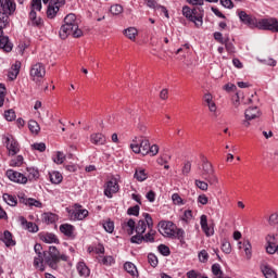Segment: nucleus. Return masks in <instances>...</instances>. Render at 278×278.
Wrapping results in <instances>:
<instances>
[{
  "label": "nucleus",
  "instance_id": "18",
  "mask_svg": "<svg viewBox=\"0 0 278 278\" xmlns=\"http://www.w3.org/2000/svg\"><path fill=\"white\" fill-rule=\"evenodd\" d=\"M200 225L202 228V231L210 238L211 236L214 235V227L207 225V216L202 215L200 218Z\"/></svg>",
  "mask_w": 278,
  "mask_h": 278
},
{
  "label": "nucleus",
  "instance_id": "34",
  "mask_svg": "<svg viewBox=\"0 0 278 278\" xmlns=\"http://www.w3.org/2000/svg\"><path fill=\"white\" fill-rule=\"evenodd\" d=\"M58 220V215L53 213H43L42 214V222L46 223L47 225H53Z\"/></svg>",
  "mask_w": 278,
  "mask_h": 278
},
{
  "label": "nucleus",
  "instance_id": "33",
  "mask_svg": "<svg viewBox=\"0 0 278 278\" xmlns=\"http://www.w3.org/2000/svg\"><path fill=\"white\" fill-rule=\"evenodd\" d=\"M58 12H60V9L55 4H52V2H49L47 9L48 18H53L54 16H58Z\"/></svg>",
  "mask_w": 278,
  "mask_h": 278
},
{
  "label": "nucleus",
  "instance_id": "13",
  "mask_svg": "<svg viewBox=\"0 0 278 278\" xmlns=\"http://www.w3.org/2000/svg\"><path fill=\"white\" fill-rule=\"evenodd\" d=\"M238 16L241 23H243V25H248V27H251V28L257 27V18H255L252 15H249L247 12L239 11Z\"/></svg>",
  "mask_w": 278,
  "mask_h": 278
},
{
  "label": "nucleus",
  "instance_id": "61",
  "mask_svg": "<svg viewBox=\"0 0 278 278\" xmlns=\"http://www.w3.org/2000/svg\"><path fill=\"white\" fill-rule=\"evenodd\" d=\"M5 101V85L0 84V108H2Z\"/></svg>",
  "mask_w": 278,
  "mask_h": 278
},
{
  "label": "nucleus",
  "instance_id": "16",
  "mask_svg": "<svg viewBox=\"0 0 278 278\" xmlns=\"http://www.w3.org/2000/svg\"><path fill=\"white\" fill-rule=\"evenodd\" d=\"M260 268L265 278H277V271H275L268 263L263 261Z\"/></svg>",
  "mask_w": 278,
  "mask_h": 278
},
{
  "label": "nucleus",
  "instance_id": "15",
  "mask_svg": "<svg viewBox=\"0 0 278 278\" xmlns=\"http://www.w3.org/2000/svg\"><path fill=\"white\" fill-rule=\"evenodd\" d=\"M118 181L116 179L110 180L106 182V187L104 189V195L108 197V199H112L113 194H116L118 192Z\"/></svg>",
  "mask_w": 278,
  "mask_h": 278
},
{
  "label": "nucleus",
  "instance_id": "51",
  "mask_svg": "<svg viewBox=\"0 0 278 278\" xmlns=\"http://www.w3.org/2000/svg\"><path fill=\"white\" fill-rule=\"evenodd\" d=\"M157 249L161 255H164L165 257L170 255V248H168V245L160 244Z\"/></svg>",
  "mask_w": 278,
  "mask_h": 278
},
{
  "label": "nucleus",
  "instance_id": "23",
  "mask_svg": "<svg viewBox=\"0 0 278 278\" xmlns=\"http://www.w3.org/2000/svg\"><path fill=\"white\" fill-rule=\"evenodd\" d=\"M204 102L206 103L210 112H212L213 114H216V110H218V108L216 106V102H214V98L212 97V93L204 94Z\"/></svg>",
  "mask_w": 278,
  "mask_h": 278
},
{
  "label": "nucleus",
  "instance_id": "28",
  "mask_svg": "<svg viewBox=\"0 0 278 278\" xmlns=\"http://www.w3.org/2000/svg\"><path fill=\"white\" fill-rule=\"evenodd\" d=\"M2 199L7 205H10L11 207H16L18 205V200L15 195H12L10 193H3Z\"/></svg>",
  "mask_w": 278,
  "mask_h": 278
},
{
  "label": "nucleus",
  "instance_id": "11",
  "mask_svg": "<svg viewBox=\"0 0 278 278\" xmlns=\"http://www.w3.org/2000/svg\"><path fill=\"white\" fill-rule=\"evenodd\" d=\"M7 177L10 179V181H14L15 184H27L28 178L27 176H24L20 172H16L14 169H8L7 170Z\"/></svg>",
  "mask_w": 278,
  "mask_h": 278
},
{
  "label": "nucleus",
  "instance_id": "6",
  "mask_svg": "<svg viewBox=\"0 0 278 278\" xmlns=\"http://www.w3.org/2000/svg\"><path fill=\"white\" fill-rule=\"evenodd\" d=\"M151 142H149V139L141 138L138 141L132 140V143L130 144L131 151L134 153H141V155H149V146Z\"/></svg>",
  "mask_w": 278,
  "mask_h": 278
},
{
  "label": "nucleus",
  "instance_id": "57",
  "mask_svg": "<svg viewBox=\"0 0 278 278\" xmlns=\"http://www.w3.org/2000/svg\"><path fill=\"white\" fill-rule=\"evenodd\" d=\"M172 201L174 205H184V199H181V195H179V193H174L172 195Z\"/></svg>",
  "mask_w": 278,
  "mask_h": 278
},
{
  "label": "nucleus",
  "instance_id": "42",
  "mask_svg": "<svg viewBox=\"0 0 278 278\" xmlns=\"http://www.w3.org/2000/svg\"><path fill=\"white\" fill-rule=\"evenodd\" d=\"M223 45H225L226 51L229 53H236V46H233V42H231L229 37H226V41Z\"/></svg>",
  "mask_w": 278,
  "mask_h": 278
},
{
  "label": "nucleus",
  "instance_id": "40",
  "mask_svg": "<svg viewBox=\"0 0 278 278\" xmlns=\"http://www.w3.org/2000/svg\"><path fill=\"white\" fill-rule=\"evenodd\" d=\"M28 129L31 134H38L40 131V125H38V122L31 119L28 122Z\"/></svg>",
  "mask_w": 278,
  "mask_h": 278
},
{
  "label": "nucleus",
  "instance_id": "48",
  "mask_svg": "<svg viewBox=\"0 0 278 278\" xmlns=\"http://www.w3.org/2000/svg\"><path fill=\"white\" fill-rule=\"evenodd\" d=\"M4 118H5V121H9V122L15 121L16 113L14 112V110L10 109L4 112Z\"/></svg>",
  "mask_w": 278,
  "mask_h": 278
},
{
  "label": "nucleus",
  "instance_id": "53",
  "mask_svg": "<svg viewBox=\"0 0 278 278\" xmlns=\"http://www.w3.org/2000/svg\"><path fill=\"white\" fill-rule=\"evenodd\" d=\"M222 251L226 253V255H229V253H231V243L227 240H224L222 243Z\"/></svg>",
  "mask_w": 278,
  "mask_h": 278
},
{
  "label": "nucleus",
  "instance_id": "25",
  "mask_svg": "<svg viewBox=\"0 0 278 278\" xmlns=\"http://www.w3.org/2000/svg\"><path fill=\"white\" fill-rule=\"evenodd\" d=\"M1 240L8 248L16 247V241H14V239H12V232H10V230H5L3 232Z\"/></svg>",
  "mask_w": 278,
  "mask_h": 278
},
{
  "label": "nucleus",
  "instance_id": "59",
  "mask_svg": "<svg viewBox=\"0 0 278 278\" xmlns=\"http://www.w3.org/2000/svg\"><path fill=\"white\" fill-rule=\"evenodd\" d=\"M198 257H199L200 262H202V264H205V262H207V260H210V254H207V251L202 250L198 254Z\"/></svg>",
  "mask_w": 278,
  "mask_h": 278
},
{
  "label": "nucleus",
  "instance_id": "30",
  "mask_svg": "<svg viewBox=\"0 0 278 278\" xmlns=\"http://www.w3.org/2000/svg\"><path fill=\"white\" fill-rule=\"evenodd\" d=\"M143 218L146 219V223L148 225V233H150L151 236H153L155 238V235L157 233L154 229H153V218L151 217V215L149 213H143Z\"/></svg>",
  "mask_w": 278,
  "mask_h": 278
},
{
  "label": "nucleus",
  "instance_id": "43",
  "mask_svg": "<svg viewBox=\"0 0 278 278\" xmlns=\"http://www.w3.org/2000/svg\"><path fill=\"white\" fill-rule=\"evenodd\" d=\"M130 242L132 244H142V242H144L143 235L136 232V235L130 238Z\"/></svg>",
  "mask_w": 278,
  "mask_h": 278
},
{
  "label": "nucleus",
  "instance_id": "10",
  "mask_svg": "<svg viewBox=\"0 0 278 278\" xmlns=\"http://www.w3.org/2000/svg\"><path fill=\"white\" fill-rule=\"evenodd\" d=\"M45 75H47V70H45V65H42V63H36L31 66L30 77L33 81H40Z\"/></svg>",
  "mask_w": 278,
  "mask_h": 278
},
{
  "label": "nucleus",
  "instance_id": "46",
  "mask_svg": "<svg viewBox=\"0 0 278 278\" xmlns=\"http://www.w3.org/2000/svg\"><path fill=\"white\" fill-rule=\"evenodd\" d=\"M66 160V155H64V152H56L55 157L53 159V162L55 164H64V161Z\"/></svg>",
  "mask_w": 278,
  "mask_h": 278
},
{
  "label": "nucleus",
  "instance_id": "35",
  "mask_svg": "<svg viewBox=\"0 0 278 278\" xmlns=\"http://www.w3.org/2000/svg\"><path fill=\"white\" fill-rule=\"evenodd\" d=\"M124 36L129 40H136V36H138V29L136 27H128L124 29Z\"/></svg>",
  "mask_w": 278,
  "mask_h": 278
},
{
  "label": "nucleus",
  "instance_id": "2",
  "mask_svg": "<svg viewBox=\"0 0 278 278\" xmlns=\"http://www.w3.org/2000/svg\"><path fill=\"white\" fill-rule=\"evenodd\" d=\"M43 262L53 270L58 269V264L60 262H68V256L66 254L60 253L58 248L51 245L49 247V251L46 252V256Z\"/></svg>",
  "mask_w": 278,
  "mask_h": 278
},
{
  "label": "nucleus",
  "instance_id": "54",
  "mask_svg": "<svg viewBox=\"0 0 278 278\" xmlns=\"http://www.w3.org/2000/svg\"><path fill=\"white\" fill-rule=\"evenodd\" d=\"M266 251L269 253V255H275V253H277V244H275L273 241H268Z\"/></svg>",
  "mask_w": 278,
  "mask_h": 278
},
{
  "label": "nucleus",
  "instance_id": "41",
  "mask_svg": "<svg viewBox=\"0 0 278 278\" xmlns=\"http://www.w3.org/2000/svg\"><path fill=\"white\" fill-rule=\"evenodd\" d=\"M204 179L205 181H207V184H210V186H216V184L218 182V177H216V174H214V172L204 176Z\"/></svg>",
  "mask_w": 278,
  "mask_h": 278
},
{
  "label": "nucleus",
  "instance_id": "56",
  "mask_svg": "<svg viewBox=\"0 0 278 278\" xmlns=\"http://www.w3.org/2000/svg\"><path fill=\"white\" fill-rule=\"evenodd\" d=\"M146 5L152 10H160V8H162L155 0H147Z\"/></svg>",
  "mask_w": 278,
  "mask_h": 278
},
{
  "label": "nucleus",
  "instance_id": "38",
  "mask_svg": "<svg viewBox=\"0 0 278 278\" xmlns=\"http://www.w3.org/2000/svg\"><path fill=\"white\" fill-rule=\"evenodd\" d=\"M65 26H75L78 25L77 24V17L75 16V14L70 13L65 16L64 18V24Z\"/></svg>",
  "mask_w": 278,
  "mask_h": 278
},
{
  "label": "nucleus",
  "instance_id": "55",
  "mask_svg": "<svg viewBox=\"0 0 278 278\" xmlns=\"http://www.w3.org/2000/svg\"><path fill=\"white\" fill-rule=\"evenodd\" d=\"M186 236V231H184V229L181 228H176L175 229V237L177 238V240H179L180 242H184V238Z\"/></svg>",
  "mask_w": 278,
  "mask_h": 278
},
{
  "label": "nucleus",
  "instance_id": "39",
  "mask_svg": "<svg viewBox=\"0 0 278 278\" xmlns=\"http://www.w3.org/2000/svg\"><path fill=\"white\" fill-rule=\"evenodd\" d=\"M29 20L31 21L33 25H36V27L42 25V18L38 17L36 11H34L33 9H30L29 12Z\"/></svg>",
  "mask_w": 278,
  "mask_h": 278
},
{
  "label": "nucleus",
  "instance_id": "36",
  "mask_svg": "<svg viewBox=\"0 0 278 278\" xmlns=\"http://www.w3.org/2000/svg\"><path fill=\"white\" fill-rule=\"evenodd\" d=\"M51 184L58 185L62 184V174L60 172H51L49 173Z\"/></svg>",
  "mask_w": 278,
  "mask_h": 278
},
{
  "label": "nucleus",
  "instance_id": "31",
  "mask_svg": "<svg viewBox=\"0 0 278 278\" xmlns=\"http://www.w3.org/2000/svg\"><path fill=\"white\" fill-rule=\"evenodd\" d=\"M134 178L137 179V181H147V179L149 178V175L143 168H137L135 170Z\"/></svg>",
  "mask_w": 278,
  "mask_h": 278
},
{
  "label": "nucleus",
  "instance_id": "26",
  "mask_svg": "<svg viewBox=\"0 0 278 278\" xmlns=\"http://www.w3.org/2000/svg\"><path fill=\"white\" fill-rule=\"evenodd\" d=\"M0 49H3L7 53L12 51V43L10 42V38L8 36H0Z\"/></svg>",
  "mask_w": 278,
  "mask_h": 278
},
{
  "label": "nucleus",
  "instance_id": "29",
  "mask_svg": "<svg viewBox=\"0 0 278 278\" xmlns=\"http://www.w3.org/2000/svg\"><path fill=\"white\" fill-rule=\"evenodd\" d=\"M77 273L80 277H90V268L86 266V263L79 262L77 264Z\"/></svg>",
  "mask_w": 278,
  "mask_h": 278
},
{
  "label": "nucleus",
  "instance_id": "50",
  "mask_svg": "<svg viewBox=\"0 0 278 278\" xmlns=\"http://www.w3.org/2000/svg\"><path fill=\"white\" fill-rule=\"evenodd\" d=\"M23 155H17L15 159L11 160L10 166L18 167L23 166Z\"/></svg>",
  "mask_w": 278,
  "mask_h": 278
},
{
  "label": "nucleus",
  "instance_id": "37",
  "mask_svg": "<svg viewBox=\"0 0 278 278\" xmlns=\"http://www.w3.org/2000/svg\"><path fill=\"white\" fill-rule=\"evenodd\" d=\"M27 173H28V176H27V179L29 181H33V179H39L40 177V172H38L37 168L35 167H27Z\"/></svg>",
  "mask_w": 278,
  "mask_h": 278
},
{
  "label": "nucleus",
  "instance_id": "17",
  "mask_svg": "<svg viewBox=\"0 0 278 278\" xmlns=\"http://www.w3.org/2000/svg\"><path fill=\"white\" fill-rule=\"evenodd\" d=\"M91 144H96L97 147H103L108 142L105 135L101 132H93L90 135Z\"/></svg>",
  "mask_w": 278,
  "mask_h": 278
},
{
  "label": "nucleus",
  "instance_id": "60",
  "mask_svg": "<svg viewBox=\"0 0 278 278\" xmlns=\"http://www.w3.org/2000/svg\"><path fill=\"white\" fill-rule=\"evenodd\" d=\"M111 13H113L115 16L118 14H123V5L121 4H114L111 7Z\"/></svg>",
  "mask_w": 278,
  "mask_h": 278
},
{
  "label": "nucleus",
  "instance_id": "52",
  "mask_svg": "<svg viewBox=\"0 0 278 278\" xmlns=\"http://www.w3.org/2000/svg\"><path fill=\"white\" fill-rule=\"evenodd\" d=\"M139 214H140V206L139 205L131 206L127 210V215L128 216H138Z\"/></svg>",
  "mask_w": 278,
  "mask_h": 278
},
{
  "label": "nucleus",
  "instance_id": "12",
  "mask_svg": "<svg viewBox=\"0 0 278 278\" xmlns=\"http://www.w3.org/2000/svg\"><path fill=\"white\" fill-rule=\"evenodd\" d=\"M20 203H23V205H28V207H42V202L38 201L34 198H27L25 193L21 192L17 194Z\"/></svg>",
  "mask_w": 278,
  "mask_h": 278
},
{
  "label": "nucleus",
  "instance_id": "22",
  "mask_svg": "<svg viewBox=\"0 0 278 278\" xmlns=\"http://www.w3.org/2000/svg\"><path fill=\"white\" fill-rule=\"evenodd\" d=\"M61 233H64L67 238H75V227L71 224H62L60 226Z\"/></svg>",
  "mask_w": 278,
  "mask_h": 278
},
{
  "label": "nucleus",
  "instance_id": "19",
  "mask_svg": "<svg viewBox=\"0 0 278 278\" xmlns=\"http://www.w3.org/2000/svg\"><path fill=\"white\" fill-rule=\"evenodd\" d=\"M76 210L72 213V218L74 220H84L88 216V210L86 208H77L81 207L78 204H75Z\"/></svg>",
  "mask_w": 278,
  "mask_h": 278
},
{
  "label": "nucleus",
  "instance_id": "8",
  "mask_svg": "<svg viewBox=\"0 0 278 278\" xmlns=\"http://www.w3.org/2000/svg\"><path fill=\"white\" fill-rule=\"evenodd\" d=\"M175 229H177V226H175L173 222L159 223V232L161 236H164V238L175 239Z\"/></svg>",
  "mask_w": 278,
  "mask_h": 278
},
{
  "label": "nucleus",
  "instance_id": "62",
  "mask_svg": "<svg viewBox=\"0 0 278 278\" xmlns=\"http://www.w3.org/2000/svg\"><path fill=\"white\" fill-rule=\"evenodd\" d=\"M195 186H197V188H199L200 190H203L204 192L207 191V188H210L207 182H205L203 180H195Z\"/></svg>",
  "mask_w": 278,
  "mask_h": 278
},
{
  "label": "nucleus",
  "instance_id": "3",
  "mask_svg": "<svg viewBox=\"0 0 278 278\" xmlns=\"http://www.w3.org/2000/svg\"><path fill=\"white\" fill-rule=\"evenodd\" d=\"M182 16L187 17L191 23H194L195 27H201L203 25V8L190 9V7L185 5L182 7Z\"/></svg>",
  "mask_w": 278,
  "mask_h": 278
},
{
  "label": "nucleus",
  "instance_id": "27",
  "mask_svg": "<svg viewBox=\"0 0 278 278\" xmlns=\"http://www.w3.org/2000/svg\"><path fill=\"white\" fill-rule=\"evenodd\" d=\"M42 242H46V244H58L60 242V239L51 232H47L43 236H41Z\"/></svg>",
  "mask_w": 278,
  "mask_h": 278
},
{
  "label": "nucleus",
  "instance_id": "44",
  "mask_svg": "<svg viewBox=\"0 0 278 278\" xmlns=\"http://www.w3.org/2000/svg\"><path fill=\"white\" fill-rule=\"evenodd\" d=\"M212 273L215 277L223 278V269H220V264L216 263L212 265Z\"/></svg>",
  "mask_w": 278,
  "mask_h": 278
},
{
  "label": "nucleus",
  "instance_id": "47",
  "mask_svg": "<svg viewBox=\"0 0 278 278\" xmlns=\"http://www.w3.org/2000/svg\"><path fill=\"white\" fill-rule=\"evenodd\" d=\"M30 10L40 12L42 10V0H31Z\"/></svg>",
  "mask_w": 278,
  "mask_h": 278
},
{
  "label": "nucleus",
  "instance_id": "45",
  "mask_svg": "<svg viewBox=\"0 0 278 278\" xmlns=\"http://www.w3.org/2000/svg\"><path fill=\"white\" fill-rule=\"evenodd\" d=\"M243 249H244V253L247 256V260H251L253 252L251 251L252 247H251V242L250 241H245L243 243Z\"/></svg>",
  "mask_w": 278,
  "mask_h": 278
},
{
  "label": "nucleus",
  "instance_id": "21",
  "mask_svg": "<svg viewBox=\"0 0 278 278\" xmlns=\"http://www.w3.org/2000/svg\"><path fill=\"white\" fill-rule=\"evenodd\" d=\"M244 116L247 121H253L255 118H260V116H262V113H260V109H257V106H253L245 110Z\"/></svg>",
  "mask_w": 278,
  "mask_h": 278
},
{
  "label": "nucleus",
  "instance_id": "4",
  "mask_svg": "<svg viewBox=\"0 0 278 278\" xmlns=\"http://www.w3.org/2000/svg\"><path fill=\"white\" fill-rule=\"evenodd\" d=\"M147 227V219H140L136 225V222L130 218L122 224V228L128 233V236H134V231H136V233L144 235Z\"/></svg>",
  "mask_w": 278,
  "mask_h": 278
},
{
  "label": "nucleus",
  "instance_id": "9",
  "mask_svg": "<svg viewBox=\"0 0 278 278\" xmlns=\"http://www.w3.org/2000/svg\"><path fill=\"white\" fill-rule=\"evenodd\" d=\"M257 29H267L268 31L278 33V21L277 18H262L257 21Z\"/></svg>",
  "mask_w": 278,
  "mask_h": 278
},
{
  "label": "nucleus",
  "instance_id": "49",
  "mask_svg": "<svg viewBox=\"0 0 278 278\" xmlns=\"http://www.w3.org/2000/svg\"><path fill=\"white\" fill-rule=\"evenodd\" d=\"M190 170H192V163H190V161H187L182 166L181 173L185 177H188V175H190Z\"/></svg>",
  "mask_w": 278,
  "mask_h": 278
},
{
  "label": "nucleus",
  "instance_id": "1",
  "mask_svg": "<svg viewBox=\"0 0 278 278\" xmlns=\"http://www.w3.org/2000/svg\"><path fill=\"white\" fill-rule=\"evenodd\" d=\"M13 12H16V3L13 0H0V34L8 27Z\"/></svg>",
  "mask_w": 278,
  "mask_h": 278
},
{
  "label": "nucleus",
  "instance_id": "63",
  "mask_svg": "<svg viewBox=\"0 0 278 278\" xmlns=\"http://www.w3.org/2000/svg\"><path fill=\"white\" fill-rule=\"evenodd\" d=\"M101 263L104 266H112V264H114V257H112V256H103L102 260H101Z\"/></svg>",
  "mask_w": 278,
  "mask_h": 278
},
{
  "label": "nucleus",
  "instance_id": "5",
  "mask_svg": "<svg viewBox=\"0 0 278 278\" xmlns=\"http://www.w3.org/2000/svg\"><path fill=\"white\" fill-rule=\"evenodd\" d=\"M59 36L60 38H62V40H66L68 36H73V38H81V36H84V31L79 29V25H74V26L62 25L59 31Z\"/></svg>",
  "mask_w": 278,
  "mask_h": 278
},
{
  "label": "nucleus",
  "instance_id": "58",
  "mask_svg": "<svg viewBox=\"0 0 278 278\" xmlns=\"http://www.w3.org/2000/svg\"><path fill=\"white\" fill-rule=\"evenodd\" d=\"M148 262H149L150 266L155 268L159 264L157 256H155V254H149L148 255Z\"/></svg>",
  "mask_w": 278,
  "mask_h": 278
},
{
  "label": "nucleus",
  "instance_id": "7",
  "mask_svg": "<svg viewBox=\"0 0 278 278\" xmlns=\"http://www.w3.org/2000/svg\"><path fill=\"white\" fill-rule=\"evenodd\" d=\"M34 251L37 256L34 258V266L39 268L41 273H45V257L47 255V251L42 252V245L40 243L35 244Z\"/></svg>",
  "mask_w": 278,
  "mask_h": 278
},
{
  "label": "nucleus",
  "instance_id": "14",
  "mask_svg": "<svg viewBox=\"0 0 278 278\" xmlns=\"http://www.w3.org/2000/svg\"><path fill=\"white\" fill-rule=\"evenodd\" d=\"M5 144L9 151V155H16L21 149L18 148V141L12 136L5 137Z\"/></svg>",
  "mask_w": 278,
  "mask_h": 278
},
{
  "label": "nucleus",
  "instance_id": "64",
  "mask_svg": "<svg viewBox=\"0 0 278 278\" xmlns=\"http://www.w3.org/2000/svg\"><path fill=\"white\" fill-rule=\"evenodd\" d=\"M104 230L108 233H112L114 231V223L113 222H106L103 224Z\"/></svg>",
  "mask_w": 278,
  "mask_h": 278
},
{
  "label": "nucleus",
  "instance_id": "24",
  "mask_svg": "<svg viewBox=\"0 0 278 278\" xmlns=\"http://www.w3.org/2000/svg\"><path fill=\"white\" fill-rule=\"evenodd\" d=\"M214 173V167L212 163L207 161V159L203 157L202 160V177H206L207 175H212Z\"/></svg>",
  "mask_w": 278,
  "mask_h": 278
},
{
  "label": "nucleus",
  "instance_id": "20",
  "mask_svg": "<svg viewBox=\"0 0 278 278\" xmlns=\"http://www.w3.org/2000/svg\"><path fill=\"white\" fill-rule=\"evenodd\" d=\"M18 73H21V61H16L9 70V74H8L9 79L11 81H14V79L18 77Z\"/></svg>",
  "mask_w": 278,
  "mask_h": 278
},
{
  "label": "nucleus",
  "instance_id": "32",
  "mask_svg": "<svg viewBox=\"0 0 278 278\" xmlns=\"http://www.w3.org/2000/svg\"><path fill=\"white\" fill-rule=\"evenodd\" d=\"M124 269L126 270V273L131 275V277H136V275H138V268H136V265L131 262H126L124 264Z\"/></svg>",
  "mask_w": 278,
  "mask_h": 278
}]
</instances>
